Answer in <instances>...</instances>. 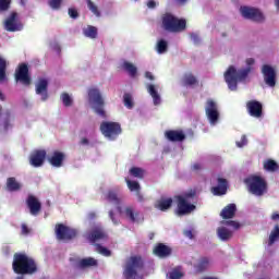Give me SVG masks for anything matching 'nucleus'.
<instances>
[{
  "mask_svg": "<svg viewBox=\"0 0 279 279\" xmlns=\"http://www.w3.org/2000/svg\"><path fill=\"white\" fill-rule=\"evenodd\" d=\"M254 59L250 58L246 60L247 68L235 70L233 65L229 66L225 72V82H227L230 90H236L239 82L246 80L250 73H252V64H254Z\"/></svg>",
  "mask_w": 279,
  "mask_h": 279,
  "instance_id": "obj_1",
  "label": "nucleus"
},
{
  "mask_svg": "<svg viewBox=\"0 0 279 279\" xmlns=\"http://www.w3.org/2000/svg\"><path fill=\"white\" fill-rule=\"evenodd\" d=\"M195 197H197L196 189H191L180 195H177L174 197L177 202L175 215L178 217H185L186 215L194 213V210H197V206L191 203V199H195Z\"/></svg>",
  "mask_w": 279,
  "mask_h": 279,
  "instance_id": "obj_2",
  "label": "nucleus"
},
{
  "mask_svg": "<svg viewBox=\"0 0 279 279\" xmlns=\"http://www.w3.org/2000/svg\"><path fill=\"white\" fill-rule=\"evenodd\" d=\"M12 267L14 274H19L21 276H27L38 271V265H36V260L27 256L25 253H15L13 255Z\"/></svg>",
  "mask_w": 279,
  "mask_h": 279,
  "instance_id": "obj_3",
  "label": "nucleus"
},
{
  "mask_svg": "<svg viewBox=\"0 0 279 279\" xmlns=\"http://www.w3.org/2000/svg\"><path fill=\"white\" fill-rule=\"evenodd\" d=\"M161 23L166 32H171L172 34H180L186 29V20L178 19L171 13H165L161 16Z\"/></svg>",
  "mask_w": 279,
  "mask_h": 279,
  "instance_id": "obj_4",
  "label": "nucleus"
},
{
  "mask_svg": "<svg viewBox=\"0 0 279 279\" xmlns=\"http://www.w3.org/2000/svg\"><path fill=\"white\" fill-rule=\"evenodd\" d=\"M244 184L247 186L248 193H252V195H256L257 197H262V195L267 193V181L260 175L251 174L244 179Z\"/></svg>",
  "mask_w": 279,
  "mask_h": 279,
  "instance_id": "obj_5",
  "label": "nucleus"
},
{
  "mask_svg": "<svg viewBox=\"0 0 279 279\" xmlns=\"http://www.w3.org/2000/svg\"><path fill=\"white\" fill-rule=\"evenodd\" d=\"M144 267L145 262L143 260V257L140 255H133L126 260L123 276L125 279H136L138 271L144 269Z\"/></svg>",
  "mask_w": 279,
  "mask_h": 279,
  "instance_id": "obj_6",
  "label": "nucleus"
},
{
  "mask_svg": "<svg viewBox=\"0 0 279 279\" xmlns=\"http://www.w3.org/2000/svg\"><path fill=\"white\" fill-rule=\"evenodd\" d=\"M88 99L89 102L93 104L94 112L98 114V117L106 119V110L104 109L106 102L104 101V97H101V92L97 88H90L88 90Z\"/></svg>",
  "mask_w": 279,
  "mask_h": 279,
  "instance_id": "obj_7",
  "label": "nucleus"
},
{
  "mask_svg": "<svg viewBox=\"0 0 279 279\" xmlns=\"http://www.w3.org/2000/svg\"><path fill=\"white\" fill-rule=\"evenodd\" d=\"M54 234L58 241H74V239H77L80 232L77 229L64 223H57L54 226Z\"/></svg>",
  "mask_w": 279,
  "mask_h": 279,
  "instance_id": "obj_8",
  "label": "nucleus"
},
{
  "mask_svg": "<svg viewBox=\"0 0 279 279\" xmlns=\"http://www.w3.org/2000/svg\"><path fill=\"white\" fill-rule=\"evenodd\" d=\"M100 132L109 141H117L121 136L123 129H121V123L119 122H101Z\"/></svg>",
  "mask_w": 279,
  "mask_h": 279,
  "instance_id": "obj_9",
  "label": "nucleus"
},
{
  "mask_svg": "<svg viewBox=\"0 0 279 279\" xmlns=\"http://www.w3.org/2000/svg\"><path fill=\"white\" fill-rule=\"evenodd\" d=\"M84 239L89 243H101L108 241V232L101 225H95L84 233Z\"/></svg>",
  "mask_w": 279,
  "mask_h": 279,
  "instance_id": "obj_10",
  "label": "nucleus"
},
{
  "mask_svg": "<svg viewBox=\"0 0 279 279\" xmlns=\"http://www.w3.org/2000/svg\"><path fill=\"white\" fill-rule=\"evenodd\" d=\"M240 12L242 16L248 21H254L255 23H263L265 21V15L256 8L241 7Z\"/></svg>",
  "mask_w": 279,
  "mask_h": 279,
  "instance_id": "obj_11",
  "label": "nucleus"
},
{
  "mask_svg": "<svg viewBox=\"0 0 279 279\" xmlns=\"http://www.w3.org/2000/svg\"><path fill=\"white\" fill-rule=\"evenodd\" d=\"M15 80L24 84V86H29L32 84V76H29V66L27 63H21L15 70Z\"/></svg>",
  "mask_w": 279,
  "mask_h": 279,
  "instance_id": "obj_12",
  "label": "nucleus"
},
{
  "mask_svg": "<svg viewBox=\"0 0 279 279\" xmlns=\"http://www.w3.org/2000/svg\"><path fill=\"white\" fill-rule=\"evenodd\" d=\"M4 29L7 32H21L23 29V23L19 21L17 12H12L4 21Z\"/></svg>",
  "mask_w": 279,
  "mask_h": 279,
  "instance_id": "obj_13",
  "label": "nucleus"
},
{
  "mask_svg": "<svg viewBox=\"0 0 279 279\" xmlns=\"http://www.w3.org/2000/svg\"><path fill=\"white\" fill-rule=\"evenodd\" d=\"M205 112L208 121L215 125L219 121V109L217 108V102L213 99H208L206 102Z\"/></svg>",
  "mask_w": 279,
  "mask_h": 279,
  "instance_id": "obj_14",
  "label": "nucleus"
},
{
  "mask_svg": "<svg viewBox=\"0 0 279 279\" xmlns=\"http://www.w3.org/2000/svg\"><path fill=\"white\" fill-rule=\"evenodd\" d=\"M26 206L33 217H38L40 211L43 210V204L38 199V197L29 194L26 198Z\"/></svg>",
  "mask_w": 279,
  "mask_h": 279,
  "instance_id": "obj_15",
  "label": "nucleus"
},
{
  "mask_svg": "<svg viewBox=\"0 0 279 279\" xmlns=\"http://www.w3.org/2000/svg\"><path fill=\"white\" fill-rule=\"evenodd\" d=\"M262 74L264 75L265 84L274 88V86H276V70L269 64H264L262 66Z\"/></svg>",
  "mask_w": 279,
  "mask_h": 279,
  "instance_id": "obj_16",
  "label": "nucleus"
},
{
  "mask_svg": "<svg viewBox=\"0 0 279 279\" xmlns=\"http://www.w3.org/2000/svg\"><path fill=\"white\" fill-rule=\"evenodd\" d=\"M47 160L51 167L60 169V167H63L64 160H66V154L60 150H54L50 156L47 157Z\"/></svg>",
  "mask_w": 279,
  "mask_h": 279,
  "instance_id": "obj_17",
  "label": "nucleus"
},
{
  "mask_svg": "<svg viewBox=\"0 0 279 279\" xmlns=\"http://www.w3.org/2000/svg\"><path fill=\"white\" fill-rule=\"evenodd\" d=\"M246 110L250 117L260 119L263 117V104L258 100H250L246 102Z\"/></svg>",
  "mask_w": 279,
  "mask_h": 279,
  "instance_id": "obj_18",
  "label": "nucleus"
},
{
  "mask_svg": "<svg viewBox=\"0 0 279 279\" xmlns=\"http://www.w3.org/2000/svg\"><path fill=\"white\" fill-rule=\"evenodd\" d=\"M45 158H47V150L37 149L32 153L29 157V163L32 165V167H43V165H45Z\"/></svg>",
  "mask_w": 279,
  "mask_h": 279,
  "instance_id": "obj_19",
  "label": "nucleus"
},
{
  "mask_svg": "<svg viewBox=\"0 0 279 279\" xmlns=\"http://www.w3.org/2000/svg\"><path fill=\"white\" fill-rule=\"evenodd\" d=\"M49 88V82L47 78H39L36 83V95L41 96V101H47L49 99V93L47 92Z\"/></svg>",
  "mask_w": 279,
  "mask_h": 279,
  "instance_id": "obj_20",
  "label": "nucleus"
},
{
  "mask_svg": "<svg viewBox=\"0 0 279 279\" xmlns=\"http://www.w3.org/2000/svg\"><path fill=\"white\" fill-rule=\"evenodd\" d=\"M165 136L170 143H182L186 138L184 132L175 130L166 131Z\"/></svg>",
  "mask_w": 279,
  "mask_h": 279,
  "instance_id": "obj_21",
  "label": "nucleus"
},
{
  "mask_svg": "<svg viewBox=\"0 0 279 279\" xmlns=\"http://www.w3.org/2000/svg\"><path fill=\"white\" fill-rule=\"evenodd\" d=\"M217 182H218V185L211 187L213 195H216V196L226 195L228 193V180L223 178H218Z\"/></svg>",
  "mask_w": 279,
  "mask_h": 279,
  "instance_id": "obj_22",
  "label": "nucleus"
},
{
  "mask_svg": "<svg viewBox=\"0 0 279 279\" xmlns=\"http://www.w3.org/2000/svg\"><path fill=\"white\" fill-rule=\"evenodd\" d=\"M106 199L110 202V204H114L117 207L118 213L122 215L123 209H121V197H119V194L114 192L113 190L108 191L106 195Z\"/></svg>",
  "mask_w": 279,
  "mask_h": 279,
  "instance_id": "obj_23",
  "label": "nucleus"
},
{
  "mask_svg": "<svg viewBox=\"0 0 279 279\" xmlns=\"http://www.w3.org/2000/svg\"><path fill=\"white\" fill-rule=\"evenodd\" d=\"M171 206H173V198L171 197L160 198L155 204V208H157V210H161V213H166V210H169Z\"/></svg>",
  "mask_w": 279,
  "mask_h": 279,
  "instance_id": "obj_24",
  "label": "nucleus"
},
{
  "mask_svg": "<svg viewBox=\"0 0 279 279\" xmlns=\"http://www.w3.org/2000/svg\"><path fill=\"white\" fill-rule=\"evenodd\" d=\"M77 265L80 269H90V267H98L99 262H97V259H95L94 257H85V258H82L77 263Z\"/></svg>",
  "mask_w": 279,
  "mask_h": 279,
  "instance_id": "obj_25",
  "label": "nucleus"
},
{
  "mask_svg": "<svg viewBox=\"0 0 279 279\" xmlns=\"http://www.w3.org/2000/svg\"><path fill=\"white\" fill-rule=\"evenodd\" d=\"M234 215H236L235 204L227 205L220 213V217H222V219H233Z\"/></svg>",
  "mask_w": 279,
  "mask_h": 279,
  "instance_id": "obj_26",
  "label": "nucleus"
},
{
  "mask_svg": "<svg viewBox=\"0 0 279 279\" xmlns=\"http://www.w3.org/2000/svg\"><path fill=\"white\" fill-rule=\"evenodd\" d=\"M124 216L129 219V221H131L132 223H135V221L138 220V217L141 215V213L134 210V207H125L124 208Z\"/></svg>",
  "mask_w": 279,
  "mask_h": 279,
  "instance_id": "obj_27",
  "label": "nucleus"
},
{
  "mask_svg": "<svg viewBox=\"0 0 279 279\" xmlns=\"http://www.w3.org/2000/svg\"><path fill=\"white\" fill-rule=\"evenodd\" d=\"M171 254V250L167 245H157L154 248V255L159 256V258H165L166 256H169Z\"/></svg>",
  "mask_w": 279,
  "mask_h": 279,
  "instance_id": "obj_28",
  "label": "nucleus"
},
{
  "mask_svg": "<svg viewBox=\"0 0 279 279\" xmlns=\"http://www.w3.org/2000/svg\"><path fill=\"white\" fill-rule=\"evenodd\" d=\"M7 189L11 193H14L16 191H21V183L16 181V178L10 177L7 179Z\"/></svg>",
  "mask_w": 279,
  "mask_h": 279,
  "instance_id": "obj_29",
  "label": "nucleus"
},
{
  "mask_svg": "<svg viewBox=\"0 0 279 279\" xmlns=\"http://www.w3.org/2000/svg\"><path fill=\"white\" fill-rule=\"evenodd\" d=\"M210 265V259L208 257H202L198 263L194 266L197 274H203V271H206L208 269V266Z\"/></svg>",
  "mask_w": 279,
  "mask_h": 279,
  "instance_id": "obj_30",
  "label": "nucleus"
},
{
  "mask_svg": "<svg viewBox=\"0 0 279 279\" xmlns=\"http://www.w3.org/2000/svg\"><path fill=\"white\" fill-rule=\"evenodd\" d=\"M122 69L129 73L130 77H136V73H138L136 66L129 61L123 62Z\"/></svg>",
  "mask_w": 279,
  "mask_h": 279,
  "instance_id": "obj_31",
  "label": "nucleus"
},
{
  "mask_svg": "<svg viewBox=\"0 0 279 279\" xmlns=\"http://www.w3.org/2000/svg\"><path fill=\"white\" fill-rule=\"evenodd\" d=\"M129 173L132 178H137V180H143L145 178V169L138 167H132L129 170Z\"/></svg>",
  "mask_w": 279,
  "mask_h": 279,
  "instance_id": "obj_32",
  "label": "nucleus"
},
{
  "mask_svg": "<svg viewBox=\"0 0 279 279\" xmlns=\"http://www.w3.org/2000/svg\"><path fill=\"white\" fill-rule=\"evenodd\" d=\"M217 234L221 241H228L232 239V231L226 229V227L218 228Z\"/></svg>",
  "mask_w": 279,
  "mask_h": 279,
  "instance_id": "obj_33",
  "label": "nucleus"
},
{
  "mask_svg": "<svg viewBox=\"0 0 279 279\" xmlns=\"http://www.w3.org/2000/svg\"><path fill=\"white\" fill-rule=\"evenodd\" d=\"M147 89L149 95L153 97L154 105H160V95L158 94V90H156V86L150 84Z\"/></svg>",
  "mask_w": 279,
  "mask_h": 279,
  "instance_id": "obj_34",
  "label": "nucleus"
},
{
  "mask_svg": "<svg viewBox=\"0 0 279 279\" xmlns=\"http://www.w3.org/2000/svg\"><path fill=\"white\" fill-rule=\"evenodd\" d=\"M83 34L86 36V38H92V40H95V38H97V27L88 25L86 28H84Z\"/></svg>",
  "mask_w": 279,
  "mask_h": 279,
  "instance_id": "obj_35",
  "label": "nucleus"
},
{
  "mask_svg": "<svg viewBox=\"0 0 279 279\" xmlns=\"http://www.w3.org/2000/svg\"><path fill=\"white\" fill-rule=\"evenodd\" d=\"M182 82L184 86H195L197 84V77L191 73H186L183 75Z\"/></svg>",
  "mask_w": 279,
  "mask_h": 279,
  "instance_id": "obj_36",
  "label": "nucleus"
},
{
  "mask_svg": "<svg viewBox=\"0 0 279 279\" xmlns=\"http://www.w3.org/2000/svg\"><path fill=\"white\" fill-rule=\"evenodd\" d=\"M264 169L265 171L274 173V171H278V162H276L274 159H268L264 161Z\"/></svg>",
  "mask_w": 279,
  "mask_h": 279,
  "instance_id": "obj_37",
  "label": "nucleus"
},
{
  "mask_svg": "<svg viewBox=\"0 0 279 279\" xmlns=\"http://www.w3.org/2000/svg\"><path fill=\"white\" fill-rule=\"evenodd\" d=\"M125 182L129 191H131L132 193L133 192L138 193V191H141V183H138L137 181L125 179Z\"/></svg>",
  "mask_w": 279,
  "mask_h": 279,
  "instance_id": "obj_38",
  "label": "nucleus"
},
{
  "mask_svg": "<svg viewBox=\"0 0 279 279\" xmlns=\"http://www.w3.org/2000/svg\"><path fill=\"white\" fill-rule=\"evenodd\" d=\"M87 3V8L88 10L94 13L97 19H99L101 16V11H99V8L97 7V4H95V2H93V0H86Z\"/></svg>",
  "mask_w": 279,
  "mask_h": 279,
  "instance_id": "obj_39",
  "label": "nucleus"
},
{
  "mask_svg": "<svg viewBox=\"0 0 279 279\" xmlns=\"http://www.w3.org/2000/svg\"><path fill=\"white\" fill-rule=\"evenodd\" d=\"M61 101L65 108H71V106H73V98L69 95V93L61 94Z\"/></svg>",
  "mask_w": 279,
  "mask_h": 279,
  "instance_id": "obj_40",
  "label": "nucleus"
},
{
  "mask_svg": "<svg viewBox=\"0 0 279 279\" xmlns=\"http://www.w3.org/2000/svg\"><path fill=\"white\" fill-rule=\"evenodd\" d=\"M123 104L129 110H132L134 108V100L132 99V94L126 93L123 95Z\"/></svg>",
  "mask_w": 279,
  "mask_h": 279,
  "instance_id": "obj_41",
  "label": "nucleus"
},
{
  "mask_svg": "<svg viewBox=\"0 0 279 279\" xmlns=\"http://www.w3.org/2000/svg\"><path fill=\"white\" fill-rule=\"evenodd\" d=\"M8 69V62L5 59L0 57V82H3L5 80V71Z\"/></svg>",
  "mask_w": 279,
  "mask_h": 279,
  "instance_id": "obj_42",
  "label": "nucleus"
},
{
  "mask_svg": "<svg viewBox=\"0 0 279 279\" xmlns=\"http://www.w3.org/2000/svg\"><path fill=\"white\" fill-rule=\"evenodd\" d=\"M279 239V225L275 226L274 231L269 235V245H274Z\"/></svg>",
  "mask_w": 279,
  "mask_h": 279,
  "instance_id": "obj_43",
  "label": "nucleus"
},
{
  "mask_svg": "<svg viewBox=\"0 0 279 279\" xmlns=\"http://www.w3.org/2000/svg\"><path fill=\"white\" fill-rule=\"evenodd\" d=\"M168 47H169V45L167 44V41H165L163 39L159 40L157 43V51H158V53H166Z\"/></svg>",
  "mask_w": 279,
  "mask_h": 279,
  "instance_id": "obj_44",
  "label": "nucleus"
},
{
  "mask_svg": "<svg viewBox=\"0 0 279 279\" xmlns=\"http://www.w3.org/2000/svg\"><path fill=\"white\" fill-rule=\"evenodd\" d=\"M12 5V0H0V12H8Z\"/></svg>",
  "mask_w": 279,
  "mask_h": 279,
  "instance_id": "obj_45",
  "label": "nucleus"
},
{
  "mask_svg": "<svg viewBox=\"0 0 279 279\" xmlns=\"http://www.w3.org/2000/svg\"><path fill=\"white\" fill-rule=\"evenodd\" d=\"M96 252H98V254H101L102 256H110L112 254L110 252V250H108L107 247H105L102 245H97Z\"/></svg>",
  "mask_w": 279,
  "mask_h": 279,
  "instance_id": "obj_46",
  "label": "nucleus"
},
{
  "mask_svg": "<svg viewBox=\"0 0 279 279\" xmlns=\"http://www.w3.org/2000/svg\"><path fill=\"white\" fill-rule=\"evenodd\" d=\"M184 276L182 271L178 269H173L172 271L169 272V278L170 279H181Z\"/></svg>",
  "mask_w": 279,
  "mask_h": 279,
  "instance_id": "obj_47",
  "label": "nucleus"
},
{
  "mask_svg": "<svg viewBox=\"0 0 279 279\" xmlns=\"http://www.w3.org/2000/svg\"><path fill=\"white\" fill-rule=\"evenodd\" d=\"M222 223L223 226H230L233 230H239V228H241V225L235 220H227Z\"/></svg>",
  "mask_w": 279,
  "mask_h": 279,
  "instance_id": "obj_48",
  "label": "nucleus"
},
{
  "mask_svg": "<svg viewBox=\"0 0 279 279\" xmlns=\"http://www.w3.org/2000/svg\"><path fill=\"white\" fill-rule=\"evenodd\" d=\"M48 4L52 10H60V5H62V0H49Z\"/></svg>",
  "mask_w": 279,
  "mask_h": 279,
  "instance_id": "obj_49",
  "label": "nucleus"
},
{
  "mask_svg": "<svg viewBox=\"0 0 279 279\" xmlns=\"http://www.w3.org/2000/svg\"><path fill=\"white\" fill-rule=\"evenodd\" d=\"M247 145V136L242 135L240 142H236L238 147H245Z\"/></svg>",
  "mask_w": 279,
  "mask_h": 279,
  "instance_id": "obj_50",
  "label": "nucleus"
},
{
  "mask_svg": "<svg viewBox=\"0 0 279 279\" xmlns=\"http://www.w3.org/2000/svg\"><path fill=\"white\" fill-rule=\"evenodd\" d=\"M69 16L71 19H77L80 16V13L75 9L70 8L69 9Z\"/></svg>",
  "mask_w": 279,
  "mask_h": 279,
  "instance_id": "obj_51",
  "label": "nucleus"
},
{
  "mask_svg": "<svg viewBox=\"0 0 279 279\" xmlns=\"http://www.w3.org/2000/svg\"><path fill=\"white\" fill-rule=\"evenodd\" d=\"M29 232H32V230L29 229V227H27V225L22 223V234H24L25 236H27V234H29Z\"/></svg>",
  "mask_w": 279,
  "mask_h": 279,
  "instance_id": "obj_52",
  "label": "nucleus"
},
{
  "mask_svg": "<svg viewBox=\"0 0 279 279\" xmlns=\"http://www.w3.org/2000/svg\"><path fill=\"white\" fill-rule=\"evenodd\" d=\"M191 40H193L194 45H199V35L192 33Z\"/></svg>",
  "mask_w": 279,
  "mask_h": 279,
  "instance_id": "obj_53",
  "label": "nucleus"
},
{
  "mask_svg": "<svg viewBox=\"0 0 279 279\" xmlns=\"http://www.w3.org/2000/svg\"><path fill=\"white\" fill-rule=\"evenodd\" d=\"M109 218L111 219L112 223H114V226H119V220L114 218V211L112 210L109 211Z\"/></svg>",
  "mask_w": 279,
  "mask_h": 279,
  "instance_id": "obj_54",
  "label": "nucleus"
},
{
  "mask_svg": "<svg viewBox=\"0 0 279 279\" xmlns=\"http://www.w3.org/2000/svg\"><path fill=\"white\" fill-rule=\"evenodd\" d=\"M146 5L149 8V10H154L156 9L157 3L154 0H148Z\"/></svg>",
  "mask_w": 279,
  "mask_h": 279,
  "instance_id": "obj_55",
  "label": "nucleus"
},
{
  "mask_svg": "<svg viewBox=\"0 0 279 279\" xmlns=\"http://www.w3.org/2000/svg\"><path fill=\"white\" fill-rule=\"evenodd\" d=\"M184 236H186L187 239H195V235L193 234V230H185Z\"/></svg>",
  "mask_w": 279,
  "mask_h": 279,
  "instance_id": "obj_56",
  "label": "nucleus"
},
{
  "mask_svg": "<svg viewBox=\"0 0 279 279\" xmlns=\"http://www.w3.org/2000/svg\"><path fill=\"white\" fill-rule=\"evenodd\" d=\"M87 219L89 221H93L94 219H97V214L95 211H90L89 214H87Z\"/></svg>",
  "mask_w": 279,
  "mask_h": 279,
  "instance_id": "obj_57",
  "label": "nucleus"
},
{
  "mask_svg": "<svg viewBox=\"0 0 279 279\" xmlns=\"http://www.w3.org/2000/svg\"><path fill=\"white\" fill-rule=\"evenodd\" d=\"M5 117H7V121L4 123V128H8L9 121H10L9 119L10 117H12V112H10V110L5 111Z\"/></svg>",
  "mask_w": 279,
  "mask_h": 279,
  "instance_id": "obj_58",
  "label": "nucleus"
},
{
  "mask_svg": "<svg viewBox=\"0 0 279 279\" xmlns=\"http://www.w3.org/2000/svg\"><path fill=\"white\" fill-rule=\"evenodd\" d=\"M136 197L138 202H145V197L143 196V194L141 193V191L136 192Z\"/></svg>",
  "mask_w": 279,
  "mask_h": 279,
  "instance_id": "obj_59",
  "label": "nucleus"
},
{
  "mask_svg": "<svg viewBox=\"0 0 279 279\" xmlns=\"http://www.w3.org/2000/svg\"><path fill=\"white\" fill-rule=\"evenodd\" d=\"M192 169H193L194 171H199V169H202V165H199V163H194V165L192 166Z\"/></svg>",
  "mask_w": 279,
  "mask_h": 279,
  "instance_id": "obj_60",
  "label": "nucleus"
},
{
  "mask_svg": "<svg viewBox=\"0 0 279 279\" xmlns=\"http://www.w3.org/2000/svg\"><path fill=\"white\" fill-rule=\"evenodd\" d=\"M145 77H147V80L154 81V74H151V72H146Z\"/></svg>",
  "mask_w": 279,
  "mask_h": 279,
  "instance_id": "obj_61",
  "label": "nucleus"
},
{
  "mask_svg": "<svg viewBox=\"0 0 279 279\" xmlns=\"http://www.w3.org/2000/svg\"><path fill=\"white\" fill-rule=\"evenodd\" d=\"M271 219H272V221H278V219H279V214H278V213H274V214L271 215Z\"/></svg>",
  "mask_w": 279,
  "mask_h": 279,
  "instance_id": "obj_62",
  "label": "nucleus"
},
{
  "mask_svg": "<svg viewBox=\"0 0 279 279\" xmlns=\"http://www.w3.org/2000/svg\"><path fill=\"white\" fill-rule=\"evenodd\" d=\"M88 138H86V137H83L82 140H81V145H88Z\"/></svg>",
  "mask_w": 279,
  "mask_h": 279,
  "instance_id": "obj_63",
  "label": "nucleus"
},
{
  "mask_svg": "<svg viewBox=\"0 0 279 279\" xmlns=\"http://www.w3.org/2000/svg\"><path fill=\"white\" fill-rule=\"evenodd\" d=\"M156 236V233H154V232H150L149 234H148V239L150 240V241H153V239Z\"/></svg>",
  "mask_w": 279,
  "mask_h": 279,
  "instance_id": "obj_64",
  "label": "nucleus"
}]
</instances>
